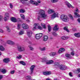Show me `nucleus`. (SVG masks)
<instances>
[{"label":"nucleus","mask_w":80,"mask_h":80,"mask_svg":"<svg viewBox=\"0 0 80 80\" xmlns=\"http://www.w3.org/2000/svg\"><path fill=\"white\" fill-rule=\"evenodd\" d=\"M38 14H39L40 15H38V16L37 19L39 21H41V18H43L45 19L47 18V15L45 14V11L43 10H40L39 11Z\"/></svg>","instance_id":"obj_1"},{"label":"nucleus","mask_w":80,"mask_h":80,"mask_svg":"<svg viewBox=\"0 0 80 80\" xmlns=\"http://www.w3.org/2000/svg\"><path fill=\"white\" fill-rule=\"evenodd\" d=\"M61 18L62 20V21L67 22L69 21V18L68 16L65 14H62L61 15Z\"/></svg>","instance_id":"obj_2"},{"label":"nucleus","mask_w":80,"mask_h":80,"mask_svg":"<svg viewBox=\"0 0 80 80\" xmlns=\"http://www.w3.org/2000/svg\"><path fill=\"white\" fill-rule=\"evenodd\" d=\"M17 49L19 52H24L25 51V49L24 47L20 46H18Z\"/></svg>","instance_id":"obj_3"},{"label":"nucleus","mask_w":80,"mask_h":80,"mask_svg":"<svg viewBox=\"0 0 80 80\" xmlns=\"http://www.w3.org/2000/svg\"><path fill=\"white\" fill-rule=\"evenodd\" d=\"M58 12H54L53 14L51 15V18H52V19H53V18H56V17H58Z\"/></svg>","instance_id":"obj_4"},{"label":"nucleus","mask_w":80,"mask_h":80,"mask_svg":"<svg viewBox=\"0 0 80 80\" xmlns=\"http://www.w3.org/2000/svg\"><path fill=\"white\" fill-rule=\"evenodd\" d=\"M42 33H40L39 34H37L36 35L35 38L37 40H39L42 37Z\"/></svg>","instance_id":"obj_5"},{"label":"nucleus","mask_w":80,"mask_h":80,"mask_svg":"<svg viewBox=\"0 0 80 80\" xmlns=\"http://www.w3.org/2000/svg\"><path fill=\"white\" fill-rule=\"evenodd\" d=\"M22 28H23V29H28V28H29L28 26V25L26 23H24L22 24Z\"/></svg>","instance_id":"obj_6"},{"label":"nucleus","mask_w":80,"mask_h":80,"mask_svg":"<svg viewBox=\"0 0 80 80\" xmlns=\"http://www.w3.org/2000/svg\"><path fill=\"white\" fill-rule=\"evenodd\" d=\"M60 68L61 70H66L67 69V68L66 66L63 65H61L60 66Z\"/></svg>","instance_id":"obj_7"},{"label":"nucleus","mask_w":80,"mask_h":80,"mask_svg":"<svg viewBox=\"0 0 80 80\" xmlns=\"http://www.w3.org/2000/svg\"><path fill=\"white\" fill-rule=\"evenodd\" d=\"M35 67V65H32L31 66L30 70L31 71V74H32L33 73V70H34V68Z\"/></svg>","instance_id":"obj_8"},{"label":"nucleus","mask_w":80,"mask_h":80,"mask_svg":"<svg viewBox=\"0 0 80 80\" xmlns=\"http://www.w3.org/2000/svg\"><path fill=\"white\" fill-rule=\"evenodd\" d=\"M65 4H66L68 6V7L69 8H70L71 7L72 8H74V7H73V6H72V5H71V4H70V3H69L68 2H65Z\"/></svg>","instance_id":"obj_9"},{"label":"nucleus","mask_w":80,"mask_h":80,"mask_svg":"<svg viewBox=\"0 0 80 80\" xmlns=\"http://www.w3.org/2000/svg\"><path fill=\"white\" fill-rule=\"evenodd\" d=\"M27 34L28 36L30 38L32 37V32L31 31L28 30L27 31Z\"/></svg>","instance_id":"obj_10"},{"label":"nucleus","mask_w":80,"mask_h":80,"mask_svg":"<svg viewBox=\"0 0 80 80\" xmlns=\"http://www.w3.org/2000/svg\"><path fill=\"white\" fill-rule=\"evenodd\" d=\"M39 25V24L38 23H35L34 25V27L33 28L32 30H35L36 29H37V26Z\"/></svg>","instance_id":"obj_11"},{"label":"nucleus","mask_w":80,"mask_h":80,"mask_svg":"<svg viewBox=\"0 0 80 80\" xmlns=\"http://www.w3.org/2000/svg\"><path fill=\"white\" fill-rule=\"evenodd\" d=\"M53 62H54V61L53 60H50L48 61L46 63L47 65H49L50 64H52Z\"/></svg>","instance_id":"obj_12"},{"label":"nucleus","mask_w":80,"mask_h":80,"mask_svg":"<svg viewBox=\"0 0 80 80\" xmlns=\"http://www.w3.org/2000/svg\"><path fill=\"white\" fill-rule=\"evenodd\" d=\"M10 61V60L9 58H5L3 60L4 62H5V63H8Z\"/></svg>","instance_id":"obj_13"},{"label":"nucleus","mask_w":80,"mask_h":80,"mask_svg":"<svg viewBox=\"0 0 80 80\" xmlns=\"http://www.w3.org/2000/svg\"><path fill=\"white\" fill-rule=\"evenodd\" d=\"M43 75H48L51 74V72H45L43 73Z\"/></svg>","instance_id":"obj_14"},{"label":"nucleus","mask_w":80,"mask_h":80,"mask_svg":"<svg viewBox=\"0 0 80 80\" xmlns=\"http://www.w3.org/2000/svg\"><path fill=\"white\" fill-rule=\"evenodd\" d=\"M49 55L51 57H55L56 55V52H52L49 53Z\"/></svg>","instance_id":"obj_15"},{"label":"nucleus","mask_w":80,"mask_h":80,"mask_svg":"<svg viewBox=\"0 0 80 80\" xmlns=\"http://www.w3.org/2000/svg\"><path fill=\"white\" fill-rule=\"evenodd\" d=\"M74 17L75 18H77L78 17H80V15L78 13L76 12H74Z\"/></svg>","instance_id":"obj_16"},{"label":"nucleus","mask_w":80,"mask_h":80,"mask_svg":"<svg viewBox=\"0 0 80 80\" xmlns=\"http://www.w3.org/2000/svg\"><path fill=\"white\" fill-rule=\"evenodd\" d=\"M11 20L13 22H17V19L13 17L11 18Z\"/></svg>","instance_id":"obj_17"},{"label":"nucleus","mask_w":80,"mask_h":80,"mask_svg":"<svg viewBox=\"0 0 80 80\" xmlns=\"http://www.w3.org/2000/svg\"><path fill=\"white\" fill-rule=\"evenodd\" d=\"M48 37L47 36H44V37L43 38V40L44 42H46L48 40Z\"/></svg>","instance_id":"obj_18"},{"label":"nucleus","mask_w":80,"mask_h":80,"mask_svg":"<svg viewBox=\"0 0 80 80\" xmlns=\"http://www.w3.org/2000/svg\"><path fill=\"white\" fill-rule=\"evenodd\" d=\"M58 26L56 25L54 28L53 30L54 31H55V32H56V31H58Z\"/></svg>","instance_id":"obj_19"},{"label":"nucleus","mask_w":80,"mask_h":80,"mask_svg":"<svg viewBox=\"0 0 80 80\" xmlns=\"http://www.w3.org/2000/svg\"><path fill=\"white\" fill-rule=\"evenodd\" d=\"M1 72H2V73H6L7 70L5 69V68H3L1 69Z\"/></svg>","instance_id":"obj_20"},{"label":"nucleus","mask_w":80,"mask_h":80,"mask_svg":"<svg viewBox=\"0 0 80 80\" xmlns=\"http://www.w3.org/2000/svg\"><path fill=\"white\" fill-rule=\"evenodd\" d=\"M74 35V36L77 38H79V37H80V33H75Z\"/></svg>","instance_id":"obj_21"},{"label":"nucleus","mask_w":80,"mask_h":80,"mask_svg":"<svg viewBox=\"0 0 80 80\" xmlns=\"http://www.w3.org/2000/svg\"><path fill=\"white\" fill-rule=\"evenodd\" d=\"M55 12V11H53V9H49L48 10V13H53Z\"/></svg>","instance_id":"obj_22"},{"label":"nucleus","mask_w":80,"mask_h":80,"mask_svg":"<svg viewBox=\"0 0 80 80\" xmlns=\"http://www.w3.org/2000/svg\"><path fill=\"white\" fill-rule=\"evenodd\" d=\"M63 29L64 30H66V32H68V33L70 32V31H69L68 29V28L67 27H64L63 28Z\"/></svg>","instance_id":"obj_23"},{"label":"nucleus","mask_w":80,"mask_h":80,"mask_svg":"<svg viewBox=\"0 0 80 80\" xmlns=\"http://www.w3.org/2000/svg\"><path fill=\"white\" fill-rule=\"evenodd\" d=\"M66 57L69 58H72V57L70 56V55L68 53H66Z\"/></svg>","instance_id":"obj_24"},{"label":"nucleus","mask_w":80,"mask_h":80,"mask_svg":"<svg viewBox=\"0 0 80 80\" xmlns=\"http://www.w3.org/2000/svg\"><path fill=\"white\" fill-rule=\"evenodd\" d=\"M40 50L41 51H45L46 50V48L43 47L42 48H40Z\"/></svg>","instance_id":"obj_25"},{"label":"nucleus","mask_w":80,"mask_h":80,"mask_svg":"<svg viewBox=\"0 0 80 80\" xmlns=\"http://www.w3.org/2000/svg\"><path fill=\"white\" fill-rule=\"evenodd\" d=\"M0 50L2 51H4L5 50V48L3 47L1 45H0Z\"/></svg>","instance_id":"obj_26"},{"label":"nucleus","mask_w":80,"mask_h":80,"mask_svg":"<svg viewBox=\"0 0 80 80\" xmlns=\"http://www.w3.org/2000/svg\"><path fill=\"white\" fill-rule=\"evenodd\" d=\"M47 58L46 57H44V58H42V60L44 61V62H46L47 63V62L48 61V60H47Z\"/></svg>","instance_id":"obj_27"},{"label":"nucleus","mask_w":80,"mask_h":80,"mask_svg":"<svg viewBox=\"0 0 80 80\" xmlns=\"http://www.w3.org/2000/svg\"><path fill=\"white\" fill-rule=\"evenodd\" d=\"M61 38L62 40H67V39L68 38V37H65V36H63Z\"/></svg>","instance_id":"obj_28"},{"label":"nucleus","mask_w":80,"mask_h":80,"mask_svg":"<svg viewBox=\"0 0 80 80\" xmlns=\"http://www.w3.org/2000/svg\"><path fill=\"white\" fill-rule=\"evenodd\" d=\"M24 34V31L23 30H21L20 32H19V34L20 35H23V34Z\"/></svg>","instance_id":"obj_29"},{"label":"nucleus","mask_w":80,"mask_h":80,"mask_svg":"<svg viewBox=\"0 0 80 80\" xmlns=\"http://www.w3.org/2000/svg\"><path fill=\"white\" fill-rule=\"evenodd\" d=\"M21 28V25L20 24H18L17 26V29L18 30H20V28Z\"/></svg>","instance_id":"obj_30"},{"label":"nucleus","mask_w":80,"mask_h":80,"mask_svg":"<svg viewBox=\"0 0 80 80\" xmlns=\"http://www.w3.org/2000/svg\"><path fill=\"white\" fill-rule=\"evenodd\" d=\"M78 72H80V68H78L77 70H75V73H77Z\"/></svg>","instance_id":"obj_31"},{"label":"nucleus","mask_w":80,"mask_h":80,"mask_svg":"<svg viewBox=\"0 0 80 80\" xmlns=\"http://www.w3.org/2000/svg\"><path fill=\"white\" fill-rule=\"evenodd\" d=\"M51 2L52 3H57L58 2V0H51Z\"/></svg>","instance_id":"obj_32"},{"label":"nucleus","mask_w":80,"mask_h":80,"mask_svg":"<svg viewBox=\"0 0 80 80\" xmlns=\"http://www.w3.org/2000/svg\"><path fill=\"white\" fill-rule=\"evenodd\" d=\"M41 26H42L43 28H44V29L46 28V27L45 26V24H44V23L43 24L42 23L41 24Z\"/></svg>","instance_id":"obj_33"},{"label":"nucleus","mask_w":80,"mask_h":80,"mask_svg":"<svg viewBox=\"0 0 80 80\" xmlns=\"http://www.w3.org/2000/svg\"><path fill=\"white\" fill-rule=\"evenodd\" d=\"M22 55H19L16 57V58L18 59H20V58H22Z\"/></svg>","instance_id":"obj_34"},{"label":"nucleus","mask_w":80,"mask_h":80,"mask_svg":"<svg viewBox=\"0 0 80 80\" xmlns=\"http://www.w3.org/2000/svg\"><path fill=\"white\" fill-rule=\"evenodd\" d=\"M15 71L11 70V71H10V74H12L13 75V74H14V73H15Z\"/></svg>","instance_id":"obj_35"},{"label":"nucleus","mask_w":80,"mask_h":80,"mask_svg":"<svg viewBox=\"0 0 80 80\" xmlns=\"http://www.w3.org/2000/svg\"><path fill=\"white\" fill-rule=\"evenodd\" d=\"M54 65L55 66H58H58H60V64L58 62H55L54 63Z\"/></svg>","instance_id":"obj_36"},{"label":"nucleus","mask_w":80,"mask_h":80,"mask_svg":"<svg viewBox=\"0 0 80 80\" xmlns=\"http://www.w3.org/2000/svg\"><path fill=\"white\" fill-rule=\"evenodd\" d=\"M20 16L21 17V18L23 19V20H25V16L23 14H22L20 15Z\"/></svg>","instance_id":"obj_37"},{"label":"nucleus","mask_w":80,"mask_h":80,"mask_svg":"<svg viewBox=\"0 0 80 80\" xmlns=\"http://www.w3.org/2000/svg\"><path fill=\"white\" fill-rule=\"evenodd\" d=\"M20 63L21 64H22V65H26V64H25V63L23 61H20Z\"/></svg>","instance_id":"obj_38"},{"label":"nucleus","mask_w":80,"mask_h":80,"mask_svg":"<svg viewBox=\"0 0 80 80\" xmlns=\"http://www.w3.org/2000/svg\"><path fill=\"white\" fill-rule=\"evenodd\" d=\"M25 12V10L23 9H21L20 10V12H21V13H24Z\"/></svg>","instance_id":"obj_39"},{"label":"nucleus","mask_w":80,"mask_h":80,"mask_svg":"<svg viewBox=\"0 0 80 80\" xmlns=\"http://www.w3.org/2000/svg\"><path fill=\"white\" fill-rule=\"evenodd\" d=\"M26 79H27L28 80H29V79H31V76H28L26 77Z\"/></svg>","instance_id":"obj_40"},{"label":"nucleus","mask_w":80,"mask_h":80,"mask_svg":"<svg viewBox=\"0 0 80 80\" xmlns=\"http://www.w3.org/2000/svg\"><path fill=\"white\" fill-rule=\"evenodd\" d=\"M28 1V0H21V2H22L23 4H25V1Z\"/></svg>","instance_id":"obj_41"},{"label":"nucleus","mask_w":80,"mask_h":80,"mask_svg":"<svg viewBox=\"0 0 80 80\" xmlns=\"http://www.w3.org/2000/svg\"><path fill=\"white\" fill-rule=\"evenodd\" d=\"M38 28L39 30H42L43 29V28H42L41 26L38 25Z\"/></svg>","instance_id":"obj_42"},{"label":"nucleus","mask_w":80,"mask_h":80,"mask_svg":"<svg viewBox=\"0 0 80 80\" xmlns=\"http://www.w3.org/2000/svg\"><path fill=\"white\" fill-rule=\"evenodd\" d=\"M8 18H9V17L5 16L4 17V18L5 21H7V20H8Z\"/></svg>","instance_id":"obj_43"},{"label":"nucleus","mask_w":80,"mask_h":80,"mask_svg":"<svg viewBox=\"0 0 80 80\" xmlns=\"http://www.w3.org/2000/svg\"><path fill=\"white\" fill-rule=\"evenodd\" d=\"M34 2V1H33V0H30V2H28V3H32V5H33Z\"/></svg>","instance_id":"obj_44"},{"label":"nucleus","mask_w":80,"mask_h":80,"mask_svg":"<svg viewBox=\"0 0 80 80\" xmlns=\"http://www.w3.org/2000/svg\"><path fill=\"white\" fill-rule=\"evenodd\" d=\"M48 30L49 32H50L51 31V27L50 26H48Z\"/></svg>","instance_id":"obj_45"},{"label":"nucleus","mask_w":80,"mask_h":80,"mask_svg":"<svg viewBox=\"0 0 80 80\" xmlns=\"http://www.w3.org/2000/svg\"><path fill=\"white\" fill-rule=\"evenodd\" d=\"M60 49V50H61V52H65V49L64 48H61Z\"/></svg>","instance_id":"obj_46"},{"label":"nucleus","mask_w":80,"mask_h":80,"mask_svg":"<svg viewBox=\"0 0 80 80\" xmlns=\"http://www.w3.org/2000/svg\"><path fill=\"white\" fill-rule=\"evenodd\" d=\"M28 47L31 50H34V48H33L31 47V46H29Z\"/></svg>","instance_id":"obj_47"},{"label":"nucleus","mask_w":80,"mask_h":80,"mask_svg":"<svg viewBox=\"0 0 80 80\" xmlns=\"http://www.w3.org/2000/svg\"><path fill=\"white\" fill-rule=\"evenodd\" d=\"M5 17H6L9 18V14L7 13H6L5 14Z\"/></svg>","instance_id":"obj_48"},{"label":"nucleus","mask_w":80,"mask_h":80,"mask_svg":"<svg viewBox=\"0 0 80 80\" xmlns=\"http://www.w3.org/2000/svg\"><path fill=\"white\" fill-rule=\"evenodd\" d=\"M33 5H35L37 6L38 5V3L37 2H34V3H33Z\"/></svg>","instance_id":"obj_49"},{"label":"nucleus","mask_w":80,"mask_h":80,"mask_svg":"<svg viewBox=\"0 0 80 80\" xmlns=\"http://www.w3.org/2000/svg\"><path fill=\"white\" fill-rule=\"evenodd\" d=\"M69 17L71 19L73 20V17H72V16L71 14H69Z\"/></svg>","instance_id":"obj_50"},{"label":"nucleus","mask_w":80,"mask_h":80,"mask_svg":"<svg viewBox=\"0 0 80 80\" xmlns=\"http://www.w3.org/2000/svg\"><path fill=\"white\" fill-rule=\"evenodd\" d=\"M7 28L8 32H10V30L9 29V28L8 27H7Z\"/></svg>","instance_id":"obj_51"},{"label":"nucleus","mask_w":80,"mask_h":80,"mask_svg":"<svg viewBox=\"0 0 80 80\" xmlns=\"http://www.w3.org/2000/svg\"><path fill=\"white\" fill-rule=\"evenodd\" d=\"M71 54L72 55V56H74V55H75V53H74V52H72Z\"/></svg>","instance_id":"obj_52"},{"label":"nucleus","mask_w":80,"mask_h":80,"mask_svg":"<svg viewBox=\"0 0 80 80\" xmlns=\"http://www.w3.org/2000/svg\"><path fill=\"white\" fill-rule=\"evenodd\" d=\"M11 41H7V43L8 44H10V45L11 43Z\"/></svg>","instance_id":"obj_53"},{"label":"nucleus","mask_w":80,"mask_h":80,"mask_svg":"<svg viewBox=\"0 0 80 80\" xmlns=\"http://www.w3.org/2000/svg\"><path fill=\"white\" fill-rule=\"evenodd\" d=\"M3 78V75H0V80H2Z\"/></svg>","instance_id":"obj_54"},{"label":"nucleus","mask_w":80,"mask_h":80,"mask_svg":"<svg viewBox=\"0 0 80 80\" xmlns=\"http://www.w3.org/2000/svg\"><path fill=\"white\" fill-rule=\"evenodd\" d=\"M14 44H15V42L11 41L10 45H14Z\"/></svg>","instance_id":"obj_55"},{"label":"nucleus","mask_w":80,"mask_h":80,"mask_svg":"<svg viewBox=\"0 0 80 80\" xmlns=\"http://www.w3.org/2000/svg\"><path fill=\"white\" fill-rule=\"evenodd\" d=\"M10 8H12L13 7V5H12V4H10Z\"/></svg>","instance_id":"obj_56"},{"label":"nucleus","mask_w":80,"mask_h":80,"mask_svg":"<svg viewBox=\"0 0 80 80\" xmlns=\"http://www.w3.org/2000/svg\"><path fill=\"white\" fill-rule=\"evenodd\" d=\"M69 75L70 76V77H73V75H72V73L69 72Z\"/></svg>","instance_id":"obj_57"},{"label":"nucleus","mask_w":80,"mask_h":80,"mask_svg":"<svg viewBox=\"0 0 80 80\" xmlns=\"http://www.w3.org/2000/svg\"><path fill=\"white\" fill-rule=\"evenodd\" d=\"M3 18V16H0V21H1Z\"/></svg>","instance_id":"obj_58"},{"label":"nucleus","mask_w":80,"mask_h":80,"mask_svg":"<svg viewBox=\"0 0 80 80\" xmlns=\"http://www.w3.org/2000/svg\"><path fill=\"white\" fill-rule=\"evenodd\" d=\"M52 34H53V35H54V36H57V34L55 33V32H53Z\"/></svg>","instance_id":"obj_59"},{"label":"nucleus","mask_w":80,"mask_h":80,"mask_svg":"<svg viewBox=\"0 0 80 80\" xmlns=\"http://www.w3.org/2000/svg\"><path fill=\"white\" fill-rule=\"evenodd\" d=\"M73 31H74V32H75L76 31H77V29L76 28H73L72 29Z\"/></svg>","instance_id":"obj_60"},{"label":"nucleus","mask_w":80,"mask_h":80,"mask_svg":"<svg viewBox=\"0 0 80 80\" xmlns=\"http://www.w3.org/2000/svg\"><path fill=\"white\" fill-rule=\"evenodd\" d=\"M0 32H1V33H3L4 31L1 29H0Z\"/></svg>","instance_id":"obj_61"},{"label":"nucleus","mask_w":80,"mask_h":80,"mask_svg":"<svg viewBox=\"0 0 80 80\" xmlns=\"http://www.w3.org/2000/svg\"><path fill=\"white\" fill-rule=\"evenodd\" d=\"M58 52L59 53H62V51L61 50H60V49L58 51Z\"/></svg>","instance_id":"obj_62"},{"label":"nucleus","mask_w":80,"mask_h":80,"mask_svg":"<svg viewBox=\"0 0 80 80\" xmlns=\"http://www.w3.org/2000/svg\"><path fill=\"white\" fill-rule=\"evenodd\" d=\"M76 12H79V10H78V9H77L76 10Z\"/></svg>","instance_id":"obj_63"},{"label":"nucleus","mask_w":80,"mask_h":80,"mask_svg":"<svg viewBox=\"0 0 80 80\" xmlns=\"http://www.w3.org/2000/svg\"><path fill=\"white\" fill-rule=\"evenodd\" d=\"M78 22H79V23H80V18H78Z\"/></svg>","instance_id":"obj_64"}]
</instances>
